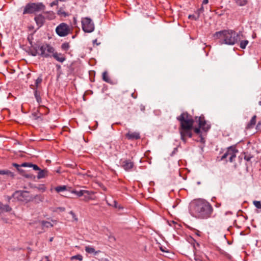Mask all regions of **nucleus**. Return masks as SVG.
Segmentation results:
<instances>
[{"instance_id":"nucleus-43","label":"nucleus","mask_w":261,"mask_h":261,"mask_svg":"<svg viewBox=\"0 0 261 261\" xmlns=\"http://www.w3.org/2000/svg\"><path fill=\"white\" fill-rule=\"evenodd\" d=\"M244 159H245V160H246V161H249V160H250V158H248V157H247V156H245Z\"/></svg>"},{"instance_id":"nucleus-25","label":"nucleus","mask_w":261,"mask_h":261,"mask_svg":"<svg viewBox=\"0 0 261 261\" xmlns=\"http://www.w3.org/2000/svg\"><path fill=\"white\" fill-rule=\"evenodd\" d=\"M41 224L43 227L47 228L52 227L53 226V225L50 222L45 221H41Z\"/></svg>"},{"instance_id":"nucleus-48","label":"nucleus","mask_w":261,"mask_h":261,"mask_svg":"<svg viewBox=\"0 0 261 261\" xmlns=\"http://www.w3.org/2000/svg\"><path fill=\"white\" fill-rule=\"evenodd\" d=\"M199 233H200V232L199 231H198V232L196 233V234H197L198 236H200Z\"/></svg>"},{"instance_id":"nucleus-31","label":"nucleus","mask_w":261,"mask_h":261,"mask_svg":"<svg viewBox=\"0 0 261 261\" xmlns=\"http://www.w3.org/2000/svg\"><path fill=\"white\" fill-rule=\"evenodd\" d=\"M11 174V172L8 170H0L1 175H9Z\"/></svg>"},{"instance_id":"nucleus-52","label":"nucleus","mask_w":261,"mask_h":261,"mask_svg":"<svg viewBox=\"0 0 261 261\" xmlns=\"http://www.w3.org/2000/svg\"><path fill=\"white\" fill-rule=\"evenodd\" d=\"M94 42L96 43V40H95L94 41Z\"/></svg>"},{"instance_id":"nucleus-23","label":"nucleus","mask_w":261,"mask_h":261,"mask_svg":"<svg viewBox=\"0 0 261 261\" xmlns=\"http://www.w3.org/2000/svg\"><path fill=\"white\" fill-rule=\"evenodd\" d=\"M58 14L59 15L61 16H63L64 17H66L67 16H68L69 15V14L66 12H65L64 10L60 9L58 12Z\"/></svg>"},{"instance_id":"nucleus-21","label":"nucleus","mask_w":261,"mask_h":261,"mask_svg":"<svg viewBox=\"0 0 261 261\" xmlns=\"http://www.w3.org/2000/svg\"><path fill=\"white\" fill-rule=\"evenodd\" d=\"M239 41L240 42L239 46H240V48H241L242 49H245L249 43L248 41L247 40H240Z\"/></svg>"},{"instance_id":"nucleus-47","label":"nucleus","mask_w":261,"mask_h":261,"mask_svg":"<svg viewBox=\"0 0 261 261\" xmlns=\"http://www.w3.org/2000/svg\"><path fill=\"white\" fill-rule=\"evenodd\" d=\"M56 66L57 67V68H58V69H59V68H61V66H60V65H57V66Z\"/></svg>"},{"instance_id":"nucleus-24","label":"nucleus","mask_w":261,"mask_h":261,"mask_svg":"<svg viewBox=\"0 0 261 261\" xmlns=\"http://www.w3.org/2000/svg\"><path fill=\"white\" fill-rule=\"evenodd\" d=\"M234 1L240 6H244L247 3V0H234Z\"/></svg>"},{"instance_id":"nucleus-13","label":"nucleus","mask_w":261,"mask_h":261,"mask_svg":"<svg viewBox=\"0 0 261 261\" xmlns=\"http://www.w3.org/2000/svg\"><path fill=\"white\" fill-rule=\"evenodd\" d=\"M85 192L83 195L84 199L83 200L85 202H88L90 200H93L94 198L92 197V196L94 194V192L92 191L85 190Z\"/></svg>"},{"instance_id":"nucleus-44","label":"nucleus","mask_w":261,"mask_h":261,"mask_svg":"<svg viewBox=\"0 0 261 261\" xmlns=\"http://www.w3.org/2000/svg\"><path fill=\"white\" fill-rule=\"evenodd\" d=\"M73 22H74V24H76V19L75 17L73 18Z\"/></svg>"},{"instance_id":"nucleus-53","label":"nucleus","mask_w":261,"mask_h":261,"mask_svg":"<svg viewBox=\"0 0 261 261\" xmlns=\"http://www.w3.org/2000/svg\"><path fill=\"white\" fill-rule=\"evenodd\" d=\"M94 42L96 43V40H95L94 41Z\"/></svg>"},{"instance_id":"nucleus-41","label":"nucleus","mask_w":261,"mask_h":261,"mask_svg":"<svg viewBox=\"0 0 261 261\" xmlns=\"http://www.w3.org/2000/svg\"><path fill=\"white\" fill-rule=\"evenodd\" d=\"M140 107H141L140 109H141V111H144V110H145V107L144 106L141 105Z\"/></svg>"},{"instance_id":"nucleus-7","label":"nucleus","mask_w":261,"mask_h":261,"mask_svg":"<svg viewBox=\"0 0 261 261\" xmlns=\"http://www.w3.org/2000/svg\"><path fill=\"white\" fill-rule=\"evenodd\" d=\"M238 150L235 146H230L227 148L226 152L222 155L221 160H223L228 158L229 159V161L230 162H232L236 159L237 153H238Z\"/></svg>"},{"instance_id":"nucleus-5","label":"nucleus","mask_w":261,"mask_h":261,"mask_svg":"<svg viewBox=\"0 0 261 261\" xmlns=\"http://www.w3.org/2000/svg\"><path fill=\"white\" fill-rule=\"evenodd\" d=\"M44 6L41 3H30L27 4L23 12V14H31L34 12H39L41 10H43L44 9Z\"/></svg>"},{"instance_id":"nucleus-4","label":"nucleus","mask_w":261,"mask_h":261,"mask_svg":"<svg viewBox=\"0 0 261 261\" xmlns=\"http://www.w3.org/2000/svg\"><path fill=\"white\" fill-rule=\"evenodd\" d=\"M55 49L51 45L47 43H44L38 47L39 56L43 58H51L54 53Z\"/></svg>"},{"instance_id":"nucleus-18","label":"nucleus","mask_w":261,"mask_h":261,"mask_svg":"<svg viewBox=\"0 0 261 261\" xmlns=\"http://www.w3.org/2000/svg\"><path fill=\"white\" fill-rule=\"evenodd\" d=\"M71 193L75 194L77 197H80L84 195V193H86L85 190H81L80 191H76L75 190H73L71 191Z\"/></svg>"},{"instance_id":"nucleus-39","label":"nucleus","mask_w":261,"mask_h":261,"mask_svg":"<svg viewBox=\"0 0 261 261\" xmlns=\"http://www.w3.org/2000/svg\"><path fill=\"white\" fill-rule=\"evenodd\" d=\"M58 209L60 210L61 211H64L65 210V208L63 207H59L58 208Z\"/></svg>"},{"instance_id":"nucleus-19","label":"nucleus","mask_w":261,"mask_h":261,"mask_svg":"<svg viewBox=\"0 0 261 261\" xmlns=\"http://www.w3.org/2000/svg\"><path fill=\"white\" fill-rule=\"evenodd\" d=\"M102 79L104 81L107 83H110L111 81L107 71H105L103 72Z\"/></svg>"},{"instance_id":"nucleus-38","label":"nucleus","mask_w":261,"mask_h":261,"mask_svg":"<svg viewBox=\"0 0 261 261\" xmlns=\"http://www.w3.org/2000/svg\"><path fill=\"white\" fill-rule=\"evenodd\" d=\"M4 205V204H3L1 202H0V213H1L3 210Z\"/></svg>"},{"instance_id":"nucleus-50","label":"nucleus","mask_w":261,"mask_h":261,"mask_svg":"<svg viewBox=\"0 0 261 261\" xmlns=\"http://www.w3.org/2000/svg\"><path fill=\"white\" fill-rule=\"evenodd\" d=\"M53 238H51L50 239L49 241H50V242H51V241H53Z\"/></svg>"},{"instance_id":"nucleus-42","label":"nucleus","mask_w":261,"mask_h":261,"mask_svg":"<svg viewBox=\"0 0 261 261\" xmlns=\"http://www.w3.org/2000/svg\"><path fill=\"white\" fill-rule=\"evenodd\" d=\"M132 96L134 98H136L137 97V96L135 95V94L134 93H133L132 94Z\"/></svg>"},{"instance_id":"nucleus-20","label":"nucleus","mask_w":261,"mask_h":261,"mask_svg":"<svg viewBox=\"0 0 261 261\" xmlns=\"http://www.w3.org/2000/svg\"><path fill=\"white\" fill-rule=\"evenodd\" d=\"M34 96L36 99L37 101L40 103L41 102V98L40 97V92L37 89H35L34 91Z\"/></svg>"},{"instance_id":"nucleus-16","label":"nucleus","mask_w":261,"mask_h":261,"mask_svg":"<svg viewBox=\"0 0 261 261\" xmlns=\"http://www.w3.org/2000/svg\"><path fill=\"white\" fill-rule=\"evenodd\" d=\"M256 116L255 115H254L252 117L250 122L248 123V124L247 125V128H251L254 126V125L255 124V123H256Z\"/></svg>"},{"instance_id":"nucleus-11","label":"nucleus","mask_w":261,"mask_h":261,"mask_svg":"<svg viewBox=\"0 0 261 261\" xmlns=\"http://www.w3.org/2000/svg\"><path fill=\"white\" fill-rule=\"evenodd\" d=\"M125 137L128 140H138L140 138V133L137 132H133L128 131V132L126 134Z\"/></svg>"},{"instance_id":"nucleus-1","label":"nucleus","mask_w":261,"mask_h":261,"mask_svg":"<svg viewBox=\"0 0 261 261\" xmlns=\"http://www.w3.org/2000/svg\"><path fill=\"white\" fill-rule=\"evenodd\" d=\"M177 120L180 122L179 128L181 136V139L186 143L187 138H191L193 136L192 130L197 135H199V141L202 143L205 142V139L202 136L201 128L195 127L193 125L194 122V119L187 112H183L179 116L177 117Z\"/></svg>"},{"instance_id":"nucleus-34","label":"nucleus","mask_w":261,"mask_h":261,"mask_svg":"<svg viewBox=\"0 0 261 261\" xmlns=\"http://www.w3.org/2000/svg\"><path fill=\"white\" fill-rule=\"evenodd\" d=\"M31 165H32V163H23L21 164V166L24 167H32V166H31Z\"/></svg>"},{"instance_id":"nucleus-40","label":"nucleus","mask_w":261,"mask_h":261,"mask_svg":"<svg viewBox=\"0 0 261 261\" xmlns=\"http://www.w3.org/2000/svg\"><path fill=\"white\" fill-rule=\"evenodd\" d=\"M208 2V0H203L202 4L205 5L207 4Z\"/></svg>"},{"instance_id":"nucleus-36","label":"nucleus","mask_w":261,"mask_h":261,"mask_svg":"<svg viewBox=\"0 0 261 261\" xmlns=\"http://www.w3.org/2000/svg\"><path fill=\"white\" fill-rule=\"evenodd\" d=\"M198 17H199L198 16H195L194 15H190L189 16V19H194V20L198 19Z\"/></svg>"},{"instance_id":"nucleus-27","label":"nucleus","mask_w":261,"mask_h":261,"mask_svg":"<svg viewBox=\"0 0 261 261\" xmlns=\"http://www.w3.org/2000/svg\"><path fill=\"white\" fill-rule=\"evenodd\" d=\"M85 251L89 253H93L95 252L94 248L90 246H86L85 247Z\"/></svg>"},{"instance_id":"nucleus-49","label":"nucleus","mask_w":261,"mask_h":261,"mask_svg":"<svg viewBox=\"0 0 261 261\" xmlns=\"http://www.w3.org/2000/svg\"><path fill=\"white\" fill-rule=\"evenodd\" d=\"M41 190H42L43 191H45V188H41Z\"/></svg>"},{"instance_id":"nucleus-28","label":"nucleus","mask_w":261,"mask_h":261,"mask_svg":"<svg viewBox=\"0 0 261 261\" xmlns=\"http://www.w3.org/2000/svg\"><path fill=\"white\" fill-rule=\"evenodd\" d=\"M11 210H12V208L9 206V205H8V204L4 205L3 208V210L1 213H3L4 212H10L11 211Z\"/></svg>"},{"instance_id":"nucleus-6","label":"nucleus","mask_w":261,"mask_h":261,"mask_svg":"<svg viewBox=\"0 0 261 261\" xmlns=\"http://www.w3.org/2000/svg\"><path fill=\"white\" fill-rule=\"evenodd\" d=\"M72 31V27L66 23L62 22L58 25L56 29V32L58 35L60 37H65L71 33Z\"/></svg>"},{"instance_id":"nucleus-3","label":"nucleus","mask_w":261,"mask_h":261,"mask_svg":"<svg viewBox=\"0 0 261 261\" xmlns=\"http://www.w3.org/2000/svg\"><path fill=\"white\" fill-rule=\"evenodd\" d=\"M215 39L219 40L220 44H226L228 45H233L243 39L244 36L241 33H237L231 30H224L217 32L214 34Z\"/></svg>"},{"instance_id":"nucleus-12","label":"nucleus","mask_w":261,"mask_h":261,"mask_svg":"<svg viewBox=\"0 0 261 261\" xmlns=\"http://www.w3.org/2000/svg\"><path fill=\"white\" fill-rule=\"evenodd\" d=\"M52 57H54L57 61L61 63H63L66 60V57L64 55L61 53H58L56 50L54 51Z\"/></svg>"},{"instance_id":"nucleus-54","label":"nucleus","mask_w":261,"mask_h":261,"mask_svg":"<svg viewBox=\"0 0 261 261\" xmlns=\"http://www.w3.org/2000/svg\"><path fill=\"white\" fill-rule=\"evenodd\" d=\"M47 261H50V260H47Z\"/></svg>"},{"instance_id":"nucleus-9","label":"nucleus","mask_w":261,"mask_h":261,"mask_svg":"<svg viewBox=\"0 0 261 261\" xmlns=\"http://www.w3.org/2000/svg\"><path fill=\"white\" fill-rule=\"evenodd\" d=\"M82 29L86 33L92 32L94 30V25L92 21V20L86 17L82 20Z\"/></svg>"},{"instance_id":"nucleus-2","label":"nucleus","mask_w":261,"mask_h":261,"mask_svg":"<svg viewBox=\"0 0 261 261\" xmlns=\"http://www.w3.org/2000/svg\"><path fill=\"white\" fill-rule=\"evenodd\" d=\"M191 215L198 219H207L213 213L212 204L205 200L198 199L193 200L190 205Z\"/></svg>"},{"instance_id":"nucleus-46","label":"nucleus","mask_w":261,"mask_h":261,"mask_svg":"<svg viewBox=\"0 0 261 261\" xmlns=\"http://www.w3.org/2000/svg\"><path fill=\"white\" fill-rule=\"evenodd\" d=\"M59 2H66L67 1V0H58Z\"/></svg>"},{"instance_id":"nucleus-33","label":"nucleus","mask_w":261,"mask_h":261,"mask_svg":"<svg viewBox=\"0 0 261 261\" xmlns=\"http://www.w3.org/2000/svg\"><path fill=\"white\" fill-rule=\"evenodd\" d=\"M69 214L72 216V217L74 221L77 222L78 221V218L75 213L73 211H70Z\"/></svg>"},{"instance_id":"nucleus-32","label":"nucleus","mask_w":261,"mask_h":261,"mask_svg":"<svg viewBox=\"0 0 261 261\" xmlns=\"http://www.w3.org/2000/svg\"><path fill=\"white\" fill-rule=\"evenodd\" d=\"M42 81V79L41 77H38L35 81V86L37 88L40 84Z\"/></svg>"},{"instance_id":"nucleus-8","label":"nucleus","mask_w":261,"mask_h":261,"mask_svg":"<svg viewBox=\"0 0 261 261\" xmlns=\"http://www.w3.org/2000/svg\"><path fill=\"white\" fill-rule=\"evenodd\" d=\"M194 120V121L198 123V126L203 131L206 132L210 129L211 125L207 123L203 115H202L199 117L196 116Z\"/></svg>"},{"instance_id":"nucleus-35","label":"nucleus","mask_w":261,"mask_h":261,"mask_svg":"<svg viewBox=\"0 0 261 261\" xmlns=\"http://www.w3.org/2000/svg\"><path fill=\"white\" fill-rule=\"evenodd\" d=\"M31 166H32L31 167H32L34 170H40V169L39 167L36 165L32 164V165H31Z\"/></svg>"},{"instance_id":"nucleus-15","label":"nucleus","mask_w":261,"mask_h":261,"mask_svg":"<svg viewBox=\"0 0 261 261\" xmlns=\"http://www.w3.org/2000/svg\"><path fill=\"white\" fill-rule=\"evenodd\" d=\"M44 200V196L43 195H36L34 196V197L32 199V201L35 203H39L41 202H43Z\"/></svg>"},{"instance_id":"nucleus-51","label":"nucleus","mask_w":261,"mask_h":261,"mask_svg":"<svg viewBox=\"0 0 261 261\" xmlns=\"http://www.w3.org/2000/svg\"><path fill=\"white\" fill-rule=\"evenodd\" d=\"M259 124V125H260V124H261V123H259V122H258V123H257V126H258Z\"/></svg>"},{"instance_id":"nucleus-45","label":"nucleus","mask_w":261,"mask_h":261,"mask_svg":"<svg viewBox=\"0 0 261 261\" xmlns=\"http://www.w3.org/2000/svg\"><path fill=\"white\" fill-rule=\"evenodd\" d=\"M13 166L17 168L19 167V166L17 164H13Z\"/></svg>"},{"instance_id":"nucleus-17","label":"nucleus","mask_w":261,"mask_h":261,"mask_svg":"<svg viewBox=\"0 0 261 261\" xmlns=\"http://www.w3.org/2000/svg\"><path fill=\"white\" fill-rule=\"evenodd\" d=\"M39 172L37 175V178L38 179L42 178L45 177L47 175V171L46 170H39Z\"/></svg>"},{"instance_id":"nucleus-14","label":"nucleus","mask_w":261,"mask_h":261,"mask_svg":"<svg viewBox=\"0 0 261 261\" xmlns=\"http://www.w3.org/2000/svg\"><path fill=\"white\" fill-rule=\"evenodd\" d=\"M35 20L39 27L42 26L44 22V17L42 15H39L35 17Z\"/></svg>"},{"instance_id":"nucleus-37","label":"nucleus","mask_w":261,"mask_h":261,"mask_svg":"<svg viewBox=\"0 0 261 261\" xmlns=\"http://www.w3.org/2000/svg\"><path fill=\"white\" fill-rule=\"evenodd\" d=\"M58 3L59 1L58 0H56L51 3V6L58 5Z\"/></svg>"},{"instance_id":"nucleus-29","label":"nucleus","mask_w":261,"mask_h":261,"mask_svg":"<svg viewBox=\"0 0 261 261\" xmlns=\"http://www.w3.org/2000/svg\"><path fill=\"white\" fill-rule=\"evenodd\" d=\"M71 259H77L80 261H82L83 260V256L81 254H77L74 256H73L71 257Z\"/></svg>"},{"instance_id":"nucleus-10","label":"nucleus","mask_w":261,"mask_h":261,"mask_svg":"<svg viewBox=\"0 0 261 261\" xmlns=\"http://www.w3.org/2000/svg\"><path fill=\"white\" fill-rule=\"evenodd\" d=\"M120 164L122 167L127 171H130L134 167V163L129 160H121Z\"/></svg>"},{"instance_id":"nucleus-26","label":"nucleus","mask_w":261,"mask_h":261,"mask_svg":"<svg viewBox=\"0 0 261 261\" xmlns=\"http://www.w3.org/2000/svg\"><path fill=\"white\" fill-rule=\"evenodd\" d=\"M69 47H70V46H69V43H67V42L63 43L61 45V48L63 50H65V51L68 50V49L69 48Z\"/></svg>"},{"instance_id":"nucleus-30","label":"nucleus","mask_w":261,"mask_h":261,"mask_svg":"<svg viewBox=\"0 0 261 261\" xmlns=\"http://www.w3.org/2000/svg\"><path fill=\"white\" fill-rule=\"evenodd\" d=\"M253 203L256 208L261 209V202L259 201H253Z\"/></svg>"},{"instance_id":"nucleus-22","label":"nucleus","mask_w":261,"mask_h":261,"mask_svg":"<svg viewBox=\"0 0 261 261\" xmlns=\"http://www.w3.org/2000/svg\"><path fill=\"white\" fill-rule=\"evenodd\" d=\"M66 189H67V186L64 185V186H60L56 187L55 188V190L57 192L59 193L60 192H62V191H64L66 190Z\"/></svg>"}]
</instances>
